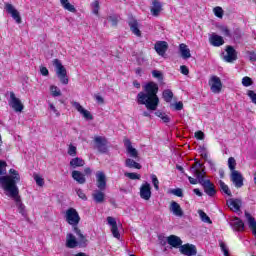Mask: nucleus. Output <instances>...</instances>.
Here are the masks:
<instances>
[{"label": "nucleus", "mask_w": 256, "mask_h": 256, "mask_svg": "<svg viewBox=\"0 0 256 256\" xmlns=\"http://www.w3.org/2000/svg\"><path fill=\"white\" fill-rule=\"evenodd\" d=\"M96 187H98L100 191H105V189H107V176L105 175V172H96Z\"/></svg>", "instance_id": "obj_7"}, {"label": "nucleus", "mask_w": 256, "mask_h": 256, "mask_svg": "<svg viewBox=\"0 0 256 256\" xmlns=\"http://www.w3.org/2000/svg\"><path fill=\"white\" fill-rule=\"evenodd\" d=\"M52 65L55 67L56 75L62 83V85H69V77L67 76V68L63 66L61 63V60L59 59H54L52 61Z\"/></svg>", "instance_id": "obj_4"}, {"label": "nucleus", "mask_w": 256, "mask_h": 256, "mask_svg": "<svg viewBox=\"0 0 256 256\" xmlns=\"http://www.w3.org/2000/svg\"><path fill=\"white\" fill-rule=\"evenodd\" d=\"M91 7H92V13H94V15H99V9H100V6H99V1H94L92 4H91Z\"/></svg>", "instance_id": "obj_44"}, {"label": "nucleus", "mask_w": 256, "mask_h": 256, "mask_svg": "<svg viewBox=\"0 0 256 256\" xmlns=\"http://www.w3.org/2000/svg\"><path fill=\"white\" fill-rule=\"evenodd\" d=\"M179 251L180 253H182V255H186V256L197 255V247H195V245L193 244H184L180 246Z\"/></svg>", "instance_id": "obj_12"}, {"label": "nucleus", "mask_w": 256, "mask_h": 256, "mask_svg": "<svg viewBox=\"0 0 256 256\" xmlns=\"http://www.w3.org/2000/svg\"><path fill=\"white\" fill-rule=\"evenodd\" d=\"M140 197L144 199V201H149L151 199V184L146 182L140 187Z\"/></svg>", "instance_id": "obj_14"}, {"label": "nucleus", "mask_w": 256, "mask_h": 256, "mask_svg": "<svg viewBox=\"0 0 256 256\" xmlns=\"http://www.w3.org/2000/svg\"><path fill=\"white\" fill-rule=\"evenodd\" d=\"M170 107H173L175 111H181L183 109V102H176L174 104H171Z\"/></svg>", "instance_id": "obj_52"}, {"label": "nucleus", "mask_w": 256, "mask_h": 256, "mask_svg": "<svg viewBox=\"0 0 256 256\" xmlns=\"http://www.w3.org/2000/svg\"><path fill=\"white\" fill-rule=\"evenodd\" d=\"M219 185H220L221 191L223 193H225V195H228V197H232L233 194L231 193V190L229 189V186H227V184H225V182L220 180Z\"/></svg>", "instance_id": "obj_34"}, {"label": "nucleus", "mask_w": 256, "mask_h": 256, "mask_svg": "<svg viewBox=\"0 0 256 256\" xmlns=\"http://www.w3.org/2000/svg\"><path fill=\"white\" fill-rule=\"evenodd\" d=\"M223 59L226 63H233V61H237V51H235L232 46H227L226 55Z\"/></svg>", "instance_id": "obj_18"}, {"label": "nucleus", "mask_w": 256, "mask_h": 256, "mask_svg": "<svg viewBox=\"0 0 256 256\" xmlns=\"http://www.w3.org/2000/svg\"><path fill=\"white\" fill-rule=\"evenodd\" d=\"M248 97H250L252 103H254V105H256V93L253 90H249L247 92Z\"/></svg>", "instance_id": "obj_53"}, {"label": "nucleus", "mask_w": 256, "mask_h": 256, "mask_svg": "<svg viewBox=\"0 0 256 256\" xmlns=\"http://www.w3.org/2000/svg\"><path fill=\"white\" fill-rule=\"evenodd\" d=\"M180 71L182 75H189V68H187L185 65L180 66Z\"/></svg>", "instance_id": "obj_57"}, {"label": "nucleus", "mask_w": 256, "mask_h": 256, "mask_svg": "<svg viewBox=\"0 0 256 256\" xmlns=\"http://www.w3.org/2000/svg\"><path fill=\"white\" fill-rule=\"evenodd\" d=\"M152 77L158 79V81H163V73H161L159 70L152 71Z\"/></svg>", "instance_id": "obj_47"}, {"label": "nucleus", "mask_w": 256, "mask_h": 256, "mask_svg": "<svg viewBox=\"0 0 256 256\" xmlns=\"http://www.w3.org/2000/svg\"><path fill=\"white\" fill-rule=\"evenodd\" d=\"M129 27L130 31H132V33L136 35V37H141V30H139V27H141V25L137 20H131L129 22Z\"/></svg>", "instance_id": "obj_26"}, {"label": "nucleus", "mask_w": 256, "mask_h": 256, "mask_svg": "<svg viewBox=\"0 0 256 256\" xmlns=\"http://www.w3.org/2000/svg\"><path fill=\"white\" fill-rule=\"evenodd\" d=\"M108 225L111 227V233L115 239H120L121 234L119 233V228L117 227V220L115 218L108 216L107 217Z\"/></svg>", "instance_id": "obj_16"}, {"label": "nucleus", "mask_w": 256, "mask_h": 256, "mask_svg": "<svg viewBox=\"0 0 256 256\" xmlns=\"http://www.w3.org/2000/svg\"><path fill=\"white\" fill-rule=\"evenodd\" d=\"M195 166L198 167V168H194V167H193V168H192V169H193V173H195V170H197V169H198V171H200L201 167H203V164H201V163H199V162H196ZM201 172H204V173H205V170L202 169Z\"/></svg>", "instance_id": "obj_59"}, {"label": "nucleus", "mask_w": 256, "mask_h": 256, "mask_svg": "<svg viewBox=\"0 0 256 256\" xmlns=\"http://www.w3.org/2000/svg\"><path fill=\"white\" fill-rule=\"evenodd\" d=\"M193 192H194L195 195H197L198 197H203V192H201V190H199V188L194 189Z\"/></svg>", "instance_id": "obj_61"}, {"label": "nucleus", "mask_w": 256, "mask_h": 256, "mask_svg": "<svg viewBox=\"0 0 256 256\" xmlns=\"http://www.w3.org/2000/svg\"><path fill=\"white\" fill-rule=\"evenodd\" d=\"M84 165H85V160L79 157L73 158L70 161V167H72V169H77V167H83Z\"/></svg>", "instance_id": "obj_30"}, {"label": "nucleus", "mask_w": 256, "mask_h": 256, "mask_svg": "<svg viewBox=\"0 0 256 256\" xmlns=\"http://www.w3.org/2000/svg\"><path fill=\"white\" fill-rule=\"evenodd\" d=\"M72 179H74V181H77L79 185H85L87 181L85 175L77 170L72 171Z\"/></svg>", "instance_id": "obj_25"}, {"label": "nucleus", "mask_w": 256, "mask_h": 256, "mask_svg": "<svg viewBox=\"0 0 256 256\" xmlns=\"http://www.w3.org/2000/svg\"><path fill=\"white\" fill-rule=\"evenodd\" d=\"M125 165L126 167H128V169H141V164H139L138 162H135V160L131 159V158H127L125 161Z\"/></svg>", "instance_id": "obj_31"}, {"label": "nucleus", "mask_w": 256, "mask_h": 256, "mask_svg": "<svg viewBox=\"0 0 256 256\" xmlns=\"http://www.w3.org/2000/svg\"><path fill=\"white\" fill-rule=\"evenodd\" d=\"M163 99L164 101H166V103H171L172 99H173V92L169 89H166L163 91Z\"/></svg>", "instance_id": "obj_35"}, {"label": "nucleus", "mask_w": 256, "mask_h": 256, "mask_svg": "<svg viewBox=\"0 0 256 256\" xmlns=\"http://www.w3.org/2000/svg\"><path fill=\"white\" fill-rule=\"evenodd\" d=\"M228 167L231 173H233V171H237L235 170V168L237 167V161L233 157L228 158Z\"/></svg>", "instance_id": "obj_39"}, {"label": "nucleus", "mask_w": 256, "mask_h": 256, "mask_svg": "<svg viewBox=\"0 0 256 256\" xmlns=\"http://www.w3.org/2000/svg\"><path fill=\"white\" fill-rule=\"evenodd\" d=\"M109 23H111L112 27H117V23H119V19L116 16L108 17Z\"/></svg>", "instance_id": "obj_50"}, {"label": "nucleus", "mask_w": 256, "mask_h": 256, "mask_svg": "<svg viewBox=\"0 0 256 256\" xmlns=\"http://www.w3.org/2000/svg\"><path fill=\"white\" fill-rule=\"evenodd\" d=\"M194 175L197 177L198 182L202 185L204 192L208 197H215L217 190H215V185L211 183V180L205 179V172H202L199 169L194 170Z\"/></svg>", "instance_id": "obj_3"}, {"label": "nucleus", "mask_w": 256, "mask_h": 256, "mask_svg": "<svg viewBox=\"0 0 256 256\" xmlns=\"http://www.w3.org/2000/svg\"><path fill=\"white\" fill-rule=\"evenodd\" d=\"M84 173H85V175H91V173H93V170H91L89 167H86L84 169Z\"/></svg>", "instance_id": "obj_63"}, {"label": "nucleus", "mask_w": 256, "mask_h": 256, "mask_svg": "<svg viewBox=\"0 0 256 256\" xmlns=\"http://www.w3.org/2000/svg\"><path fill=\"white\" fill-rule=\"evenodd\" d=\"M168 245H171V247H174V249H181V246L183 245V241L180 237L175 235H170L167 238Z\"/></svg>", "instance_id": "obj_21"}, {"label": "nucleus", "mask_w": 256, "mask_h": 256, "mask_svg": "<svg viewBox=\"0 0 256 256\" xmlns=\"http://www.w3.org/2000/svg\"><path fill=\"white\" fill-rule=\"evenodd\" d=\"M124 145L126 147L127 155L132 157V159H139V151H137L135 147H133V144L131 143V140H129V138L124 139Z\"/></svg>", "instance_id": "obj_10"}, {"label": "nucleus", "mask_w": 256, "mask_h": 256, "mask_svg": "<svg viewBox=\"0 0 256 256\" xmlns=\"http://www.w3.org/2000/svg\"><path fill=\"white\" fill-rule=\"evenodd\" d=\"M10 107L13 108V110L16 113H21L23 109H25V106L21 102V100L17 97H15V92H10V101H9Z\"/></svg>", "instance_id": "obj_6"}, {"label": "nucleus", "mask_w": 256, "mask_h": 256, "mask_svg": "<svg viewBox=\"0 0 256 256\" xmlns=\"http://www.w3.org/2000/svg\"><path fill=\"white\" fill-rule=\"evenodd\" d=\"M40 73H41V75H43L44 77H47V75H49V70L47 69V67H41V68H40Z\"/></svg>", "instance_id": "obj_58"}, {"label": "nucleus", "mask_w": 256, "mask_h": 256, "mask_svg": "<svg viewBox=\"0 0 256 256\" xmlns=\"http://www.w3.org/2000/svg\"><path fill=\"white\" fill-rule=\"evenodd\" d=\"M210 43L213 45V47H221L225 43L223 40V37L213 33L209 38Z\"/></svg>", "instance_id": "obj_23"}, {"label": "nucleus", "mask_w": 256, "mask_h": 256, "mask_svg": "<svg viewBox=\"0 0 256 256\" xmlns=\"http://www.w3.org/2000/svg\"><path fill=\"white\" fill-rule=\"evenodd\" d=\"M95 99L98 103H103V97L99 96V95H96L95 96Z\"/></svg>", "instance_id": "obj_64"}, {"label": "nucleus", "mask_w": 256, "mask_h": 256, "mask_svg": "<svg viewBox=\"0 0 256 256\" xmlns=\"http://www.w3.org/2000/svg\"><path fill=\"white\" fill-rule=\"evenodd\" d=\"M150 11L154 17H159V13L163 11V5L158 0H153Z\"/></svg>", "instance_id": "obj_22"}, {"label": "nucleus", "mask_w": 256, "mask_h": 256, "mask_svg": "<svg viewBox=\"0 0 256 256\" xmlns=\"http://www.w3.org/2000/svg\"><path fill=\"white\" fill-rule=\"evenodd\" d=\"M241 205H243V202L239 198H231L227 201V206L235 213H237V211H241Z\"/></svg>", "instance_id": "obj_19"}, {"label": "nucleus", "mask_w": 256, "mask_h": 256, "mask_svg": "<svg viewBox=\"0 0 256 256\" xmlns=\"http://www.w3.org/2000/svg\"><path fill=\"white\" fill-rule=\"evenodd\" d=\"M179 51L182 59H191V50L186 44H180Z\"/></svg>", "instance_id": "obj_27"}, {"label": "nucleus", "mask_w": 256, "mask_h": 256, "mask_svg": "<svg viewBox=\"0 0 256 256\" xmlns=\"http://www.w3.org/2000/svg\"><path fill=\"white\" fill-rule=\"evenodd\" d=\"M209 86L212 93H221V89H223V83H221V78L217 76H212L209 80Z\"/></svg>", "instance_id": "obj_8"}, {"label": "nucleus", "mask_w": 256, "mask_h": 256, "mask_svg": "<svg viewBox=\"0 0 256 256\" xmlns=\"http://www.w3.org/2000/svg\"><path fill=\"white\" fill-rule=\"evenodd\" d=\"M95 149L99 151V153H107V138L103 136H96L94 138Z\"/></svg>", "instance_id": "obj_9"}, {"label": "nucleus", "mask_w": 256, "mask_h": 256, "mask_svg": "<svg viewBox=\"0 0 256 256\" xmlns=\"http://www.w3.org/2000/svg\"><path fill=\"white\" fill-rule=\"evenodd\" d=\"M168 193L170 195H175L176 197H183V189L181 188L170 189L168 190Z\"/></svg>", "instance_id": "obj_40"}, {"label": "nucleus", "mask_w": 256, "mask_h": 256, "mask_svg": "<svg viewBox=\"0 0 256 256\" xmlns=\"http://www.w3.org/2000/svg\"><path fill=\"white\" fill-rule=\"evenodd\" d=\"M50 92L52 97H61L62 93H61V89H59V87L52 85L50 86Z\"/></svg>", "instance_id": "obj_37"}, {"label": "nucleus", "mask_w": 256, "mask_h": 256, "mask_svg": "<svg viewBox=\"0 0 256 256\" xmlns=\"http://www.w3.org/2000/svg\"><path fill=\"white\" fill-rule=\"evenodd\" d=\"M198 214H199V216H200L201 221H203V223H209V225H211V223H213V222L211 221V218H209V217L207 216V213H205L203 210H199V211H198Z\"/></svg>", "instance_id": "obj_36"}, {"label": "nucleus", "mask_w": 256, "mask_h": 256, "mask_svg": "<svg viewBox=\"0 0 256 256\" xmlns=\"http://www.w3.org/2000/svg\"><path fill=\"white\" fill-rule=\"evenodd\" d=\"M152 183L154 185V188L156 191H159V179H157V176L155 174L151 175Z\"/></svg>", "instance_id": "obj_49"}, {"label": "nucleus", "mask_w": 256, "mask_h": 256, "mask_svg": "<svg viewBox=\"0 0 256 256\" xmlns=\"http://www.w3.org/2000/svg\"><path fill=\"white\" fill-rule=\"evenodd\" d=\"M249 60L256 61V53L255 52H248Z\"/></svg>", "instance_id": "obj_60"}, {"label": "nucleus", "mask_w": 256, "mask_h": 256, "mask_svg": "<svg viewBox=\"0 0 256 256\" xmlns=\"http://www.w3.org/2000/svg\"><path fill=\"white\" fill-rule=\"evenodd\" d=\"M213 13L219 19H223V8L217 6L213 9Z\"/></svg>", "instance_id": "obj_42"}, {"label": "nucleus", "mask_w": 256, "mask_h": 256, "mask_svg": "<svg viewBox=\"0 0 256 256\" xmlns=\"http://www.w3.org/2000/svg\"><path fill=\"white\" fill-rule=\"evenodd\" d=\"M125 177H128V179H131L132 181H135L136 179H141V175L133 172H126L124 173Z\"/></svg>", "instance_id": "obj_41"}, {"label": "nucleus", "mask_w": 256, "mask_h": 256, "mask_svg": "<svg viewBox=\"0 0 256 256\" xmlns=\"http://www.w3.org/2000/svg\"><path fill=\"white\" fill-rule=\"evenodd\" d=\"M60 3L62 7L66 9V11H70V13H75L77 10L75 9V6H73L71 3H69V0H60Z\"/></svg>", "instance_id": "obj_33"}, {"label": "nucleus", "mask_w": 256, "mask_h": 256, "mask_svg": "<svg viewBox=\"0 0 256 256\" xmlns=\"http://www.w3.org/2000/svg\"><path fill=\"white\" fill-rule=\"evenodd\" d=\"M195 137L196 139L203 141L205 139V133H203V131H197L195 132Z\"/></svg>", "instance_id": "obj_55"}, {"label": "nucleus", "mask_w": 256, "mask_h": 256, "mask_svg": "<svg viewBox=\"0 0 256 256\" xmlns=\"http://www.w3.org/2000/svg\"><path fill=\"white\" fill-rule=\"evenodd\" d=\"M74 233L78 236L79 245H85V243H87V238H85V235L81 233V230H79L77 226L74 227Z\"/></svg>", "instance_id": "obj_32"}, {"label": "nucleus", "mask_w": 256, "mask_h": 256, "mask_svg": "<svg viewBox=\"0 0 256 256\" xmlns=\"http://www.w3.org/2000/svg\"><path fill=\"white\" fill-rule=\"evenodd\" d=\"M159 86L155 82H149L144 86V92L137 94L138 105H145L149 111H157L159 107Z\"/></svg>", "instance_id": "obj_2"}, {"label": "nucleus", "mask_w": 256, "mask_h": 256, "mask_svg": "<svg viewBox=\"0 0 256 256\" xmlns=\"http://www.w3.org/2000/svg\"><path fill=\"white\" fill-rule=\"evenodd\" d=\"M76 193L80 199H82L83 201H87V195H85V192H83V190L77 189Z\"/></svg>", "instance_id": "obj_54"}, {"label": "nucleus", "mask_w": 256, "mask_h": 256, "mask_svg": "<svg viewBox=\"0 0 256 256\" xmlns=\"http://www.w3.org/2000/svg\"><path fill=\"white\" fill-rule=\"evenodd\" d=\"M170 212L175 215V217H183L185 215V212H183V208H181V205L179 203L172 201L170 203Z\"/></svg>", "instance_id": "obj_20"}, {"label": "nucleus", "mask_w": 256, "mask_h": 256, "mask_svg": "<svg viewBox=\"0 0 256 256\" xmlns=\"http://www.w3.org/2000/svg\"><path fill=\"white\" fill-rule=\"evenodd\" d=\"M72 106L75 107L76 111H78V113L82 115L84 119L93 121V115H91V112L83 108L79 102H72Z\"/></svg>", "instance_id": "obj_13"}, {"label": "nucleus", "mask_w": 256, "mask_h": 256, "mask_svg": "<svg viewBox=\"0 0 256 256\" xmlns=\"http://www.w3.org/2000/svg\"><path fill=\"white\" fill-rule=\"evenodd\" d=\"M231 225L234 231H243L245 229V223L238 217L233 218Z\"/></svg>", "instance_id": "obj_29"}, {"label": "nucleus", "mask_w": 256, "mask_h": 256, "mask_svg": "<svg viewBox=\"0 0 256 256\" xmlns=\"http://www.w3.org/2000/svg\"><path fill=\"white\" fill-rule=\"evenodd\" d=\"M5 9L9 15H11L12 19L16 21V23H21V15L19 14V11L15 9V6L12 4L6 3Z\"/></svg>", "instance_id": "obj_15"}, {"label": "nucleus", "mask_w": 256, "mask_h": 256, "mask_svg": "<svg viewBox=\"0 0 256 256\" xmlns=\"http://www.w3.org/2000/svg\"><path fill=\"white\" fill-rule=\"evenodd\" d=\"M79 245V241H77V238L73 234H67L66 236V247L68 249H75Z\"/></svg>", "instance_id": "obj_24"}, {"label": "nucleus", "mask_w": 256, "mask_h": 256, "mask_svg": "<svg viewBox=\"0 0 256 256\" xmlns=\"http://www.w3.org/2000/svg\"><path fill=\"white\" fill-rule=\"evenodd\" d=\"M188 181L191 183V185H197V179L189 176Z\"/></svg>", "instance_id": "obj_62"}, {"label": "nucleus", "mask_w": 256, "mask_h": 256, "mask_svg": "<svg viewBox=\"0 0 256 256\" xmlns=\"http://www.w3.org/2000/svg\"><path fill=\"white\" fill-rule=\"evenodd\" d=\"M230 179L232 181V183L234 184V186L236 187V189H241V187H243V175L241 174V172L239 171H233L230 174Z\"/></svg>", "instance_id": "obj_11"}, {"label": "nucleus", "mask_w": 256, "mask_h": 256, "mask_svg": "<svg viewBox=\"0 0 256 256\" xmlns=\"http://www.w3.org/2000/svg\"><path fill=\"white\" fill-rule=\"evenodd\" d=\"M242 85L244 87H251V85H253V80L251 78H249L248 76H245L242 79Z\"/></svg>", "instance_id": "obj_46"}, {"label": "nucleus", "mask_w": 256, "mask_h": 256, "mask_svg": "<svg viewBox=\"0 0 256 256\" xmlns=\"http://www.w3.org/2000/svg\"><path fill=\"white\" fill-rule=\"evenodd\" d=\"M68 155H70V157H75L77 155V147L70 144L68 147Z\"/></svg>", "instance_id": "obj_45"}, {"label": "nucleus", "mask_w": 256, "mask_h": 256, "mask_svg": "<svg viewBox=\"0 0 256 256\" xmlns=\"http://www.w3.org/2000/svg\"><path fill=\"white\" fill-rule=\"evenodd\" d=\"M154 49L160 57H165V53H167V49H169V44L166 41H158L156 42Z\"/></svg>", "instance_id": "obj_17"}, {"label": "nucleus", "mask_w": 256, "mask_h": 256, "mask_svg": "<svg viewBox=\"0 0 256 256\" xmlns=\"http://www.w3.org/2000/svg\"><path fill=\"white\" fill-rule=\"evenodd\" d=\"M49 108L51 109V111H53V113H55L56 117H61V113H59V110H57V108L55 107V105H53L52 103L49 104Z\"/></svg>", "instance_id": "obj_56"}, {"label": "nucleus", "mask_w": 256, "mask_h": 256, "mask_svg": "<svg viewBox=\"0 0 256 256\" xmlns=\"http://www.w3.org/2000/svg\"><path fill=\"white\" fill-rule=\"evenodd\" d=\"M220 31L225 35V37H231V31H229V28L227 26H220Z\"/></svg>", "instance_id": "obj_51"}, {"label": "nucleus", "mask_w": 256, "mask_h": 256, "mask_svg": "<svg viewBox=\"0 0 256 256\" xmlns=\"http://www.w3.org/2000/svg\"><path fill=\"white\" fill-rule=\"evenodd\" d=\"M155 115L156 117H159L163 121V123H169V121H171L169 116L161 111H156Z\"/></svg>", "instance_id": "obj_38"}, {"label": "nucleus", "mask_w": 256, "mask_h": 256, "mask_svg": "<svg viewBox=\"0 0 256 256\" xmlns=\"http://www.w3.org/2000/svg\"><path fill=\"white\" fill-rule=\"evenodd\" d=\"M34 180L36 181V185H38L39 187H43V185H45V181L43 180V178L39 175H34Z\"/></svg>", "instance_id": "obj_48"}, {"label": "nucleus", "mask_w": 256, "mask_h": 256, "mask_svg": "<svg viewBox=\"0 0 256 256\" xmlns=\"http://www.w3.org/2000/svg\"><path fill=\"white\" fill-rule=\"evenodd\" d=\"M65 217L67 223H69V225H73L74 227H77V225H79V221H81L79 212H77L75 208H69L66 210Z\"/></svg>", "instance_id": "obj_5"}, {"label": "nucleus", "mask_w": 256, "mask_h": 256, "mask_svg": "<svg viewBox=\"0 0 256 256\" xmlns=\"http://www.w3.org/2000/svg\"><path fill=\"white\" fill-rule=\"evenodd\" d=\"M9 173L10 175L0 177V187L6 191V195H8V197L14 199L19 213L25 216V205H23V202H21L19 187H17V183L21 181V176L15 169H10Z\"/></svg>", "instance_id": "obj_1"}, {"label": "nucleus", "mask_w": 256, "mask_h": 256, "mask_svg": "<svg viewBox=\"0 0 256 256\" xmlns=\"http://www.w3.org/2000/svg\"><path fill=\"white\" fill-rule=\"evenodd\" d=\"M92 198L95 203H105V193L103 190H96L92 193Z\"/></svg>", "instance_id": "obj_28"}, {"label": "nucleus", "mask_w": 256, "mask_h": 256, "mask_svg": "<svg viewBox=\"0 0 256 256\" xmlns=\"http://www.w3.org/2000/svg\"><path fill=\"white\" fill-rule=\"evenodd\" d=\"M0 175H7V162L0 160Z\"/></svg>", "instance_id": "obj_43"}]
</instances>
